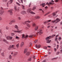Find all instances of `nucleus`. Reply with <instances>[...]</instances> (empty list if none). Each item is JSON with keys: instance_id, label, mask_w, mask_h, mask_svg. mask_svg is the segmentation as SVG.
<instances>
[{"instance_id": "1", "label": "nucleus", "mask_w": 62, "mask_h": 62, "mask_svg": "<svg viewBox=\"0 0 62 62\" xmlns=\"http://www.w3.org/2000/svg\"><path fill=\"white\" fill-rule=\"evenodd\" d=\"M31 10H32V9L31 8H29V9H27V12H30L31 14H35V13L31 11Z\"/></svg>"}, {"instance_id": "2", "label": "nucleus", "mask_w": 62, "mask_h": 62, "mask_svg": "<svg viewBox=\"0 0 62 62\" xmlns=\"http://www.w3.org/2000/svg\"><path fill=\"white\" fill-rule=\"evenodd\" d=\"M11 48L13 49H16L15 47V46H14V45H13L12 46H10L8 49V50H10Z\"/></svg>"}, {"instance_id": "3", "label": "nucleus", "mask_w": 62, "mask_h": 62, "mask_svg": "<svg viewBox=\"0 0 62 62\" xmlns=\"http://www.w3.org/2000/svg\"><path fill=\"white\" fill-rule=\"evenodd\" d=\"M38 31H39V35H40L41 34L43 33V32H42V29H40L38 30Z\"/></svg>"}, {"instance_id": "4", "label": "nucleus", "mask_w": 62, "mask_h": 62, "mask_svg": "<svg viewBox=\"0 0 62 62\" xmlns=\"http://www.w3.org/2000/svg\"><path fill=\"white\" fill-rule=\"evenodd\" d=\"M13 10L11 9V10H9L8 11V12L10 13V15H12V11Z\"/></svg>"}, {"instance_id": "5", "label": "nucleus", "mask_w": 62, "mask_h": 62, "mask_svg": "<svg viewBox=\"0 0 62 62\" xmlns=\"http://www.w3.org/2000/svg\"><path fill=\"white\" fill-rule=\"evenodd\" d=\"M14 32H16V33H22V30L19 31H14Z\"/></svg>"}, {"instance_id": "6", "label": "nucleus", "mask_w": 62, "mask_h": 62, "mask_svg": "<svg viewBox=\"0 0 62 62\" xmlns=\"http://www.w3.org/2000/svg\"><path fill=\"white\" fill-rule=\"evenodd\" d=\"M60 19H59L58 18H56V21L55 23H57L58 22H60Z\"/></svg>"}, {"instance_id": "7", "label": "nucleus", "mask_w": 62, "mask_h": 62, "mask_svg": "<svg viewBox=\"0 0 62 62\" xmlns=\"http://www.w3.org/2000/svg\"><path fill=\"white\" fill-rule=\"evenodd\" d=\"M51 38V36H49V37H47L46 38V40H49Z\"/></svg>"}, {"instance_id": "8", "label": "nucleus", "mask_w": 62, "mask_h": 62, "mask_svg": "<svg viewBox=\"0 0 62 62\" xmlns=\"http://www.w3.org/2000/svg\"><path fill=\"white\" fill-rule=\"evenodd\" d=\"M36 37V35H30L29 36V37L30 39H31V38H33V37Z\"/></svg>"}, {"instance_id": "9", "label": "nucleus", "mask_w": 62, "mask_h": 62, "mask_svg": "<svg viewBox=\"0 0 62 62\" xmlns=\"http://www.w3.org/2000/svg\"><path fill=\"white\" fill-rule=\"evenodd\" d=\"M4 10H0V14L2 15L4 13Z\"/></svg>"}, {"instance_id": "10", "label": "nucleus", "mask_w": 62, "mask_h": 62, "mask_svg": "<svg viewBox=\"0 0 62 62\" xmlns=\"http://www.w3.org/2000/svg\"><path fill=\"white\" fill-rule=\"evenodd\" d=\"M35 46L37 48H38L39 49V48H40V46H40V45H39L38 46L37 45H35Z\"/></svg>"}, {"instance_id": "11", "label": "nucleus", "mask_w": 62, "mask_h": 62, "mask_svg": "<svg viewBox=\"0 0 62 62\" xmlns=\"http://www.w3.org/2000/svg\"><path fill=\"white\" fill-rule=\"evenodd\" d=\"M46 5H53V3L52 2H50L49 3H48V2H47V3H46Z\"/></svg>"}, {"instance_id": "12", "label": "nucleus", "mask_w": 62, "mask_h": 62, "mask_svg": "<svg viewBox=\"0 0 62 62\" xmlns=\"http://www.w3.org/2000/svg\"><path fill=\"white\" fill-rule=\"evenodd\" d=\"M26 12L25 11H23L21 12V14H26Z\"/></svg>"}, {"instance_id": "13", "label": "nucleus", "mask_w": 62, "mask_h": 62, "mask_svg": "<svg viewBox=\"0 0 62 62\" xmlns=\"http://www.w3.org/2000/svg\"><path fill=\"white\" fill-rule=\"evenodd\" d=\"M46 42L47 43H50V42H51V40H46Z\"/></svg>"}, {"instance_id": "14", "label": "nucleus", "mask_w": 62, "mask_h": 62, "mask_svg": "<svg viewBox=\"0 0 62 62\" xmlns=\"http://www.w3.org/2000/svg\"><path fill=\"white\" fill-rule=\"evenodd\" d=\"M30 53L29 52H26V55H27V56H28V55H29V54H30Z\"/></svg>"}, {"instance_id": "15", "label": "nucleus", "mask_w": 62, "mask_h": 62, "mask_svg": "<svg viewBox=\"0 0 62 62\" xmlns=\"http://www.w3.org/2000/svg\"><path fill=\"white\" fill-rule=\"evenodd\" d=\"M24 44V43L23 42H22L21 43L20 46L21 47H23Z\"/></svg>"}, {"instance_id": "16", "label": "nucleus", "mask_w": 62, "mask_h": 62, "mask_svg": "<svg viewBox=\"0 0 62 62\" xmlns=\"http://www.w3.org/2000/svg\"><path fill=\"white\" fill-rule=\"evenodd\" d=\"M50 12H49L46 13V14H45L44 16H46L47 15H48V14H50Z\"/></svg>"}, {"instance_id": "17", "label": "nucleus", "mask_w": 62, "mask_h": 62, "mask_svg": "<svg viewBox=\"0 0 62 62\" xmlns=\"http://www.w3.org/2000/svg\"><path fill=\"white\" fill-rule=\"evenodd\" d=\"M26 23H30V21H27L23 23V24H25Z\"/></svg>"}, {"instance_id": "18", "label": "nucleus", "mask_w": 62, "mask_h": 62, "mask_svg": "<svg viewBox=\"0 0 62 62\" xmlns=\"http://www.w3.org/2000/svg\"><path fill=\"white\" fill-rule=\"evenodd\" d=\"M39 28V26H36L35 27V30L36 31H37L38 29Z\"/></svg>"}, {"instance_id": "19", "label": "nucleus", "mask_w": 62, "mask_h": 62, "mask_svg": "<svg viewBox=\"0 0 62 62\" xmlns=\"http://www.w3.org/2000/svg\"><path fill=\"white\" fill-rule=\"evenodd\" d=\"M36 9V7L34 6L33 7V8H32V10H35V9Z\"/></svg>"}, {"instance_id": "20", "label": "nucleus", "mask_w": 62, "mask_h": 62, "mask_svg": "<svg viewBox=\"0 0 62 62\" xmlns=\"http://www.w3.org/2000/svg\"><path fill=\"white\" fill-rule=\"evenodd\" d=\"M45 5V3H43L40 5L41 6H42V7H44Z\"/></svg>"}, {"instance_id": "21", "label": "nucleus", "mask_w": 62, "mask_h": 62, "mask_svg": "<svg viewBox=\"0 0 62 62\" xmlns=\"http://www.w3.org/2000/svg\"><path fill=\"white\" fill-rule=\"evenodd\" d=\"M35 18L36 19H39L40 18V17L39 16H36L35 17Z\"/></svg>"}, {"instance_id": "22", "label": "nucleus", "mask_w": 62, "mask_h": 62, "mask_svg": "<svg viewBox=\"0 0 62 62\" xmlns=\"http://www.w3.org/2000/svg\"><path fill=\"white\" fill-rule=\"evenodd\" d=\"M15 28H16V29H18V26L17 25H15Z\"/></svg>"}, {"instance_id": "23", "label": "nucleus", "mask_w": 62, "mask_h": 62, "mask_svg": "<svg viewBox=\"0 0 62 62\" xmlns=\"http://www.w3.org/2000/svg\"><path fill=\"white\" fill-rule=\"evenodd\" d=\"M27 49H25L24 51V54H25V53H26V52H27Z\"/></svg>"}, {"instance_id": "24", "label": "nucleus", "mask_w": 62, "mask_h": 62, "mask_svg": "<svg viewBox=\"0 0 62 62\" xmlns=\"http://www.w3.org/2000/svg\"><path fill=\"white\" fill-rule=\"evenodd\" d=\"M6 38L7 39H8L9 40V38H10V36H8L7 37H6Z\"/></svg>"}, {"instance_id": "25", "label": "nucleus", "mask_w": 62, "mask_h": 62, "mask_svg": "<svg viewBox=\"0 0 62 62\" xmlns=\"http://www.w3.org/2000/svg\"><path fill=\"white\" fill-rule=\"evenodd\" d=\"M55 22H56V20H52L51 21L52 23H54Z\"/></svg>"}, {"instance_id": "26", "label": "nucleus", "mask_w": 62, "mask_h": 62, "mask_svg": "<svg viewBox=\"0 0 62 62\" xmlns=\"http://www.w3.org/2000/svg\"><path fill=\"white\" fill-rule=\"evenodd\" d=\"M3 41H5V42H6V43H8V42L6 40H5V39H3Z\"/></svg>"}, {"instance_id": "27", "label": "nucleus", "mask_w": 62, "mask_h": 62, "mask_svg": "<svg viewBox=\"0 0 62 62\" xmlns=\"http://www.w3.org/2000/svg\"><path fill=\"white\" fill-rule=\"evenodd\" d=\"M16 21H15V20H13L11 21V23H15Z\"/></svg>"}, {"instance_id": "28", "label": "nucleus", "mask_w": 62, "mask_h": 62, "mask_svg": "<svg viewBox=\"0 0 62 62\" xmlns=\"http://www.w3.org/2000/svg\"><path fill=\"white\" fill-rule=\"evenodd\" d=\"M55 13H54L52 14L53 16H55V15H56L55 14Z\"/></svg>"}, {"instance_id": "29", "label": "nucleus", "mask_w": 62, "mask_h": 62, "mask_svg": "<svg viewBox=\"0 0 62 62\" xmlns=\"http://www.w3.org/2000/svg\"><path fill=\"white\" fill-rule=\"evenodd\" d=\"M16 39H20V37L16 36Z\"/></svg>"}, {"instance_id": "30", "label": "nucleus", "mask_w": 62, "mask_h": 62, "mask_svg": "<svg viewBox=\"0 0 62 62\" xmlns=\"http://www.w3.org/2000/svg\"><path fill=\"white\" fill-rule=\"evenodd\" d=\"M12 56L11 55H10L9 56V59H11Z\"/></svg>"}, {"instance_id": "31", "label": "nucleus", "mask_w": 62, "mask_h": 62, "mask_svg": "<svg viewBox=\"0 0 62 62\" xmlns=\"http://www.w3.org/2000/svg\"><path fill=\"white\" fill-rule=\"evenodd\" d=\"M0 33H1L0 35H2V31L1 30H0Z\"/></svg>"}, {"instance_id": "32", "label": "nucleus", "mask_w": 62, "mask_h": 62, "mask_svg": "<svg viewBox=\"0 0 62 62\" xmlns=\"http://www.w3.org/2000/svg\"><path fill=\"white\" fill-rule=\"evenodd\" d=\"M16 4H17V5H18L19 6H21V5H20V3L18 2H16Z\"/></svg>"}, {"instance_id": "33", "label": "nucleus", "mask_w": 62, "mask_h": 62, "mask_svg": "<svg viewBox=\"0 0 62 62\" xmlns=\"http://www.w3.org/2000/svg\"><path fill=\"white\" fill-rule=\"evenodd\" d=\"M55 35L53 34L51 36V38H54V37H55Z\"/></svg>"}, {"instance_id": "34", "label": "nucleus", "mask_w": 62, "mask_h": 62, "mask_svg": "<svg viewBox=\"0 0 62 62\" xmlns=\"http://www.w3.org/2000/svg\"><path fill=\"white\" fill-rule=\"evenodd\" d=\"M9 3V1L8 2H7V7H8V3H9V4H10V3Z\"/></svg>"}, {"instance_id": "35", "label": "nucleus", "mask_w": 62, "mask_h": 62, "mask_svg": "<svg viewBox=\"0 0 62 62\" xmlns=\"http://www.w3.org/2000/svg\"><path fill=\"white\" fill-rule=\"evenodd\" d=\"M25 35L24 34L22 35V39H23L24 38H25Z\"/></svg>"}, {"instance_id": "36", "label": "nucleus", "mask_w": 62, "mask_h": 62, "mask_svg": "<svg viewBox=\"0 0 62 62\" xmlns=\"http://www.w3.org/2000/svg\"><path fill=\"white\" fill-rule=\"evenodd\" d=\"M27 25L29 27H30V25L29 24H27Z\"/></svg>"}, {"instance_id": "37", "label": "nucleus", "mask_w": 62, "mask_h": 62, "mask_svg": "<svg viewBox=\"0 0 62 62\" xmlns=\"http://www.w3.org/2000/svg\"><path fill=\"white\" fill-rule=\"evenodd\" d=\"M28 61H31V58H30L28 59Z\"/></svg>"}, {"instance_id": "38", "label": "nucleus", "mask_w": 62, "mask_h": 62, "mask_svg": "<svg viewBox=\"0 0 62 62\" xmlns=\"http://www.w3.org/2000/svg\"><path fill=\"white\" fill-rule=\"evenodd\" d=\"M16 46L17 48L18 47H19V43L16 45Z\"/></svg>"}, {"instance_id": "39", "label": "nucleus", "mask_w": 62, "mask_h": 62, "mask_svg": "<svg viewBox=\"0 0 62 62\" xmlns=\"http://www.w3.org/2000/svg\"><path fill=\"white\" fill-rule=\"evenodd\" d=\"M58 40H59V41H60V40H61V37H59L58 38Z\"/></svg>"}, {"instance_id": "40", "label": "nucleus", "mask_w": 62, "mask_h": 62, "mask_svg": "<svg viewBox=\"0 0 62 62\" xmlns=\"http://www.w3.org/2000/svg\"><path fill=\"white\" fill-rule=\"evenodd\" d=\"M35 26H36V24H35V23H33V24L32 26L33 27H35Z\"/></svg>"}, {"instance_id": "41", "label": "nucleus", "mask_w": 62, "mask_h": 62, "mask_svg": "<svg viewBox=\"0 0 62 62\" xmlns=\"http://www.w3.org/2000/svg\"><path fill=\"white\" fill-rule=\"evenodd\" d=\"M22 7L23 8V9H24V6L23 5H22Z\"/></svg>"}, {"instance_id": "42", "label": "nucleus", "mask_w": 62, "mask_h": 62, "mask_svg": "<svg viewBox=\"0 0 62 62\" xmlns=\"http://www.w3.org/2000/svg\"><path fill=\"white\" fill-rule=\"evenodd\" d=\"M34 41V43H36V42H37L38 41V40H35Z\"/></svg>"}, {"instance_id": "43", "label": "nucleus", "mask_w": 62, "mask_h": 62, "mask_svg": "<svg viewBox=\"0 0 62 62\" xmlns=\"http://www.w3.org/2000/svg\"><path fill=\"white\" fill-rule=\"evenodd\" d=\"M11 35H12V36H14V35H15L14 33H11Z\"/></svg>"}, {"instance_id": "44", "label": "nucleus", "mask_w": 62, "mask_h": 62, "mask_svg": "<svg viewBox=\"0 0 62 62\" xmlns=\"http://www.w3.org/2000/svg\"><path fill=\"white\" fill-rule=\"evenodd\" d=\"M6 29H7V30H8L9 29V27H6Z\"/></svg>"}, {"instance_id": "45", "label": "nucleus", "mask_w": 62, "mask_h": 62, "mask_svg": "<svg viewBox=\"0 0 62 62\" xmlns=\"http://www.w3.org/2000/svg\"><path fill=\"white\" fill-rule=\"evenodd\" d=\"M58 38L57 37H56L55 39V41H57Z\"/></svg>"}, {"instance_id": "46", "label": "nucleus", "mask_w": 62, "mask_h": 62, "mask_svg": "<svg viewBox=\"0 0 62 62\" xmlns=\"http://www.w3.org/2000/svg\"><path fill=\"white\" fill-rule=\"evenodd\" d=\"M13 1V0H10V1L9 2L10 3H12Z\"/></svg>"}, {"instance_id": "47", "label": "nucleus", "mask_w": 62, "mask_h": 62, "mask_svg": "<svg viewBox=\"0 0 62 62\" xmlns=\"http://www.w3.org/2000/svg\"><path fill=\"white\" fill-rule=\"evenodd\" d=\"M47 48V47L46 46H44V49H46Z\"/></svg>"}, {"instance_id": "48", "label": "nucleus", "mask_w": 62, "mask_h": 62, "mask_svg": "<svg viewBox=\"0 0 62 62\" xmlns=\"http://www.w3.org/2000/svg\"><path fill=\"white\" fill-rule=\"evenodd\" d=\"M14 9H15V10H17V7L16 6H15Z\"/></svg>"}, {"instance_id": "49", "label": "nucleus", "mask_w": 62, "mask_h": 62, "mask_svg": "<svg viewBox=\"0 0 62 62\" xmlns=\"http://www.w3.org/2000/svg\"><path fill=\"white\" fill-rule=\"evenodd\" d=\"M13 38V37H10V36L9 39H12Z\"/></svg>"}, {"instance_id": "50", "label": "nucleus", "mask_w": 62, "mask_h": 62, "mask_svg": "<svg viewBox=\"0 0 62 62\" xmlns=\"http://www.w3.org/2000/svg\"><path fill=\"white\" fill-rule=\"evenodd\" d=\"M51 22V20H49L47 21V23H49V22Z\"/></svg>"}, {"instance_id": "51", "label": "nucleus", "mask_w": 62, "mask_h": 62, "mask_svg": "<svg viewBox=\"0 0 62 62\" xmlns=\"http://www.w3.org/2000/svg\"><path fill=\"white\" fill-rule=\"evenodd\" d=\"M28 37V35H25V38H27Z\"/></svg>"}, {"instance_id": "52", "label": "nucleus", "mask_w": 62, "mask_h": 62, "mask_svg": "<svg viewBox=\"0 0 62 62\" xmlns=\"http://www.w3.org/2000/svg\"><path fill=\"white\" fill-rule=\"evenodd\" d=\"M1 55H2V56H4V53H2L1 54Z\"/></svg>"}, {"instance_id": "53", "label": "nucleus", "mask_w": 62, "mask_h": 62, "mask_svg": "<svg viewBox=\"0 0 62 62\" xmlns=\"http://www.w3.org/2000/svg\"><path fill=\"white\" fill-rule=\"evenodd\" d=\"M0 8L1 9L0 10H4V8H2V7H0Z\"/></svg>"}, {"instance_id": "54", "label": "nucleus", "mask_w": 62, "mask_h": 62, "mask_svg": "<svg viewBox=\"0 0 62 62\" xmlns=\"http://www.w3.org/2000/svg\"><path fill=\"white\" fill-rule=\"evenodd\" d=\"M17 54V52H15L14 53V55H16V54Z\"/></svg>"}, {"instance_id": "55", "label": "nucleus", "mask_w": 62, "mask_h": 62, "mask_svg": "<svg viewBox=\"0 0 62 62\" xmlns=\"http://www.w3.org/2000/svg\"><path fill=\"white\" fill-rule=\"evenodd\" d=\"M46 60H45L43 61L42 62H46Z\"/></svg>"}, {"instance_id": "56", "label": "nucleus", "mask_w": 62, "mask_h": 62, "mask_svg": "<svg viewBox=\"0 0 62 62\" xmlns=\"http://www.w3.org/2000/svg\"><path fill=\"white\" fill-rule=\"evenodd\" d=\"M54 51L55 52H56V49L55 48H54Z\"/></svg>"}, {"instance_id": "57", "label": "nucleus", "mask_w": 62, "mask_h": 62, "mask_svg": "<svg viewBox=\"0 0 62 62\" xmlns=\"http://www.w3.org/2000/svg\"><path fill=\"white\" fill-rule=\"evenodd\" d=\"M22 4H23V0H21Z\"/></svg>"}, {"instance_id": "58", "label": "nucleus", "mask_w": 62, "mask_h": 62, "mask_svg": "<svg viewBox=\"0 0 62 62\" xmlns=\"http://www.w3.org/2000/svg\"><path fill=\"white\" fill-rule=\"evenodd\" d=\"M59 46V45H57V49H58V48Z\"/></svg>"}, {"instance_id": "59", "label": "nucleus", "mask_w": 62, "mask_h": 62, "mask_svg": "<svg viewBox=\"0 0 62 62\" xmlns=\"http://www.w3.org/2000/svg\"><path fill=\"white\" fill-rule=\"evenodd\" d=\"M31 5V3H30L29 5V7H30Z\"/></svg>"}, {"instance_id": "60", "label": "nucleus", "mask_w": 62, "mask_h": 62, "mask_svg": "<svg viewBox=\"0 0 62 62\" xmlns=\"http://www.w3.org/2000/svg\"><path fill=\"white\" fill-rule=\"evenodd\" d=\"M59 54V52H57V53H56V54Z\"/></svg>"}, {"instance_id": "61", "label": "nucleus", "mask_w": 62, "mask_h": 62, "mask_svg": "<svg viewBox=\"0 0 62 62\" xmlns=\"http://www.w3.org/2000/svg\"><path fill=\"white\" fill-rule=\"evenodd\" d=\"M12 22H11H11L9 23V24H12Z\"/></svg>"}, {"instance_id": "62", "label": "nucleus", "mask_w": 62, "mask_h": 62, "mask_svg": "<svg viewBox=\"0 0 62 62\" xmlns=\"http://www.w3.org/2000/svg\"><path fill=\"white\" fill-rule=\"evenodd\" d=\"M55 2H57L58 1V0H55Z\"/></svg>"}, {"instance_id": "63", "label": "nucleus", "mask_w": 62, "mask_h": 62, "mask_svg": "<svg viewBox=\"0 0 62 62\" xmlns=\"http://www.w3.org/2000/svg\"><path fill=\"white\" fill-rule=\"evenodd\" d=\"M18 19L19 20H21V17H18Z\"/></svg>"}, {"instance_id": "64", "label": "nucleus", "mask_w": 62, "mask_h": 62, "mask_svg": "<svg viewBox=\"0 0 62 62\" xmlns=\"http://www.w3.org/2000/svg\"><path fill=\"white\" fill-rule=\"evenodd\" d=\"M51 32H53V29H51Z\"/></svg>"}]
</instances>
